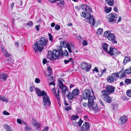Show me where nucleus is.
Listing matches in <instances>:
<instances>
[{
  "mask_svg": "<svg viewBox=\"0 0 131 131\" xmlns=\"http://www.w3.org/2000/svg\"><path fill=\"white\" fill-rule=\"evenodd\" d=\"M81 8L83 10H85V12H83L81 16L88 20V21L92 25H94L95 22L94 17L91 16L90 13L92 12V9L86 5H82L81 6Z\"/></svg>",
  "mask_w": 131,
  "mask_h": 131,
  "instance_id": "nucleus-1",
  "label": "nucleus"
},
{
  "mask_svg": "<svg viewBox=\"0 0 131 131\" xmlns=\"http://www.w3.org/2000/svg\"><path fill=\"white\" fill-rule=\"evenodd\" d=\"M35 91L36 92L37 95L38 96H42L43 97V101L42 104L45 106V108H47L50 105L51 102L49 96L48 95L47 92L43 91H41L37 88H35Z\"/></svg>",
  "mask_w": 131,
  "mask_h": 131,
  "instance_id": "nucleus-2",
  "label": "nucleus"
},
{
  "mask_svg": "<svg viewBox=\"0 0 131 131\" xmlns=\"http://www.w3.org/2000/svg\"><path fill=\"white\" fill-rule=\"evenodd\" d=\"M88 102V107L91 109V108L95 113H96L99 112L100 109L97 105L94 102V99H91Z\"/></svg>",
  "mask_w": 131,
  "mask_h": 131,
  "instance_id": "nucleus-3",
  "label": "nucleus"
},
{
  "mask_svg": "<svg viewBox=\"0 0 131 131\" xmlns=\"http://www.w3.org/2000/svg\"><path fill=\"white\" fill-rule=\"evenodd\" d=\"M91 92L90 90L86 89L84 90L82 92V96L83 98L85 100L88 99V102L91 99H93L92 96L91 95Z\"/></svg>",
  "mask_w": 131,
  "mask_h": 131,
  "instance_id": "nucleus-4",
  "label": "nucleus"
},
{
  "mask_svg": "<svg viewBox=\"0 0 131 131\" xmlns=\"http://www.w3.org/2000/svg\"><path fill=\"white\" fill-rule=\"evenodd\" d=\"M35 52L38 54V51L40 52H42L43 49V47L42 45L40 44L38 41L35 42L33 46Z\"/></svg>",
  "mask_w": 131,
  "mask_h": 131,
  "instance_id": "nucleus-5",
  "label": "nucleus"
},
{
  "mask_svg": "<svg viewBox=\"0 0 131 131\" xmlns=\"http://www.w3.org/2000/svg\"><path fill=\"white\" fill-rule=\"evenodd\" d=\"M59 86L60 89H61L63 95H67L69 93L67 88L63 84L62 82L60 80L58 82Z\"/></svg>",
  "mask_w": 131,
  "mask_h": 131,
  "instance_id": "nucleus-6",
  "label": "nucleus"
},
{
  "mask_svg": "<svg viewBox=\"0 0 131 131\" xmlns=\"http://www.w3.org/2000/svg\"><path fill=\"white\" fill-rule=\"evenodd\" d=\"M115 89V87L113 86L108 85L106 87L105 90H103L102 91V94L110 95L114 92Z\"/></svg>",
  "mask_w": 131,
  "mask_h": 131,
  "instance_id": "nucleus-7",
  "label": "nucleus"
},
{
  "mask_svg": "<svg viewBox=\"0 0 131 131\" xmlns=\"http://www.w3.org/2000/svg\"><path fill=\"white\" fill-rule=\"evenodd\" d=\"M81 66L82 69L86 72L89 71L91 67V64L84 62L81 63Z\"/></svg>",
  "mask_w": 131,
  "mask_h": 131,
  "instance_id": "nucleus-8",
  "label": "nucleus"
},
{
  "mask_svg": "<svg viewBox=\"0 0 131 131\" xmlns=\"http://www.w3.org/2000/svg\"><path fill=\"white\" fill-rule=\"evenodd\" d=\"M110 95L102 94L101 97L103 100L108 103H111L112 102V98L109 95Z\"/></svg>",
  "mask_w": 131,
  "mask_h": 131,
  "instance_id": "nucleus-9",
  "label": "nucleus"
},
{
  "mask_svg": "<svg viewBox=\"0 0 131 131\" xmlns=\"http://www.w3.org/2000/svg\"><path fill=\"white\" fill-rule=\"evenodd\" d=\"M116 17L117 15L115 13L109 14L107 16V18L108 19V21L110 22H113Z\"/></svg>",
  "mask_w": 131,
  "mask_h": 131,
  "instance_id": "nucleus-10",
  "label": "nucleus"
},
{
  "mask_svg": "<svg viewBox=\"0 0 131 131\" xmlns=\"http://www.w3.org/2000/svg\"><path fill=\"white\" fill-rule=\"evenodd\" d=\"M107 38L109 40L112 41L113 44L116 43L117 41L115 40L114 35L113 34L109 33L107 36Z\"/></svg>",
  "mask_w": 131,
  "mask_h": 131,
  "instance_id": "nucleus-11",
  "label": "nucleus"
},
{
  "mask_svg": "<svg viewBox=\"0 0 131 131\" xmlns=\"http://www.w3.org/2000/svg\"><path fill=\"white\" fill-rule=\"evenodd\" d=\"M53 53L54 56V58L56 60L58 58L60 57V54H61V52L58 50L54 49L53 50Z\"/></svg>",
  "mask_w": 131,
  "mask_h": 131,
  "instance_id": "nucleus-12",
  "label": "nucleus"
},
{
  "mask_svg": "<svg viewBox=\"0 0 131 131\" xmlns=\"http://www.w3.org/2000/svg\"><path fill=\"white\" fill-rule=\"evenodd\" d=\"M38 41L43 47V46H46L47 45L48 40H46L44 37L41 38L40 40Z\"/></svg>",
  "mask_w": 131,
  "mask_h": 131,
  "instance_id": "nucleus-13",
  "label": "nucleus"
},
{
  "mask_svg": "<svg viewBox=\"0 0 131 131\" xmlns=\"http://www.w3.org/2000/svg\"><path fill=\"white\" fill-rule=\"evenodd\" d=\"M8 76L7 74L0 73V80L5 81L7 79Z\"/></svg>",
  "mask_w": 131,
  "mask_h": 131,
  "instance_id": "nucleus-14",
  "label": "nucleus"
},
{
  "mask_svg": "<svg viewBox=\"0 0 131 131\" xmlns=\"http://www.w3.org/2000/svg\"><path fill=\"white\" fill-rule=\"evenodd\" d=\"M47 58L49 59L50 60H56V59L54 58V56L53 53V51H49L48 54L47 56Z\"/></svg>",
  "mask_w": 131,
  "mask_h": 131,
  "instance_id": "nucleus-15",
  "label": "nucleus"
},
{
  "mask_svg": "<svg viewBox=\"0 0 131 131\" xmlns=\"http://www.w3.org/2000/svg\"><path fill=\"white\" fill-rule=\"evenodd\" d=\"M89 128V125L88 123L87 122L84 123L82 125L81 130L83 131L87 130Z\"/></svg>",
  "mask_w": 131,
  "mask_h": 131,
  "instance_id": "nucleus-16",
  "label": "nucleus"
},
{
  "mask_svg": "<svg viewBox=\"0 0 131 131\" xmlns=\"http://www.w3.org/2000/svg\"><path fill=\"white\" fill-rule=\"evenodd\" d=\"M70 43L66 41H61L60 42V45L61 47H63L65 48H67L69 46Z\"/></svg>",
  "mask_w": 131,
  "mask_h": 131,
  "instance_id": "nucleus-17",
  "label": "nucleus"
},
{
  "mask_svg": "<svg viewBox=\"0 0 131 131\" xmlns=\"http://www.w3.org/2000/svg\"><path fill=\"white\" fill-rule=\"evenodd\" d=\"M32 125L35 126L37 129H39L40 127L39 123H38L36 120L34 119L32 120Z\"/></svg>",
  "mask_w": 131,
  "mask_h": 131,
  "instance_id": "nucleus-18",
  "label": "nucleus"
},
{
  "mask_svg": "<svg viewBox=\"0 0 131 131\" xmlns=\"http://www.w3.org/2000/svg\"><path fill=\"white\" fill-rule=\"evenodd\" d=\"M117 73L118 75V78L120 79L125 77L126 75L125 72L123 70L122 71V70Z\"/></svg>",
  "mask_w": 131,
  "mask_h": 131,
  "instance_id": "nucleus-19",
  "label": "nucleus"
},
{
  "mask_svg": "<svg viewBox=\"0 0 131 131\" xmlns=\"http://www.w3.org/2000/svg\"><path fill=\"white\" fill-rule=\"evenodd\" d=\"M128 118L126 116H124L121 117L119 118L120 120L121 121V123L122 124L125 123L127 121Z\"/></svg>",
  "mask_w": 131,
  "mask_h": 131,
  "instance_id": "nucleus-20",
  "label": "nucleus"
},
{
  "mask_svg": "<svg viewBox=\"0 0 131 131\" xmlns=\"http://www.w3.org/2000/svg\"><path fill=\"white\" fill-rule=\"evenodd\" d=\"M75 46L73 43H70L69 46L68 47V49L70 53L72 52V51L74 49Z\"/></svg>",
  "mask_w": 131,
  "mask_h": 131,
  "instance_id": "nucleus-21",
  "label": "nucleus"
},
{
  "mask_svg": "<svg viewBox=\"0 0 131 131\" xmlns=\"http://www.w3.org/2000/svg\"><path fill=\"white\" fill-rule=\"evenodd\" d=\"M114 0H106L105 1V3L111 6H113L114 4Z\"/></svg>",
  "mask_w": 131,
  "mask_h": 131,
  "instance_id": "nucleus-22",
  "label": "nucleus"
},
{
  "mask_svg": "<svg viewBox=\"0 0 131 131\" xmlns=\"http://www.w3.org/2000/svg\"><path fill=\"white\" fill-rule=\"evenodd\" d=\"M111 76L113 77L114 80L116 81L117 80V78H118V74L116 73H113L111 75Z\"/></svg>",
  "mask_w": 131,
  "mask_h": 131,
  "instance_id": "nucleus-23",
  "label": "nucleus"
},
{
  "mask_svg": "<svg viewBox=\"0 0 131 131\" xmlns=\"http://www.w3.org/2000/svg\"><path fill=\"white\" fill-rule=\"evenodd\" d=\"M79 91L78 89H77L74 90L72 92V95L74 96H75L78 95L79 93Z\"/></svg>",
  "mask_w": 131,
  "mask_h": 131,
  "instance_id": "nucleus-24",
  "label": "nucleus"
},
{
  "mask_svg": "<svg viewBox=\"0 0 131 131\" xmlns=\"http://www.w3.org/2000/svg\"><path fill=\"white\" fill-rule=\"evenodd\" d=\"M4 127L6 129V131H10L12 130L10 126L7 124H5Z\"/></svg>",
  "mask_w": 131,
  "mask_h": 131,
  "instance_id": "nucleus-25",
  "label": "nucleus"
},
{
  "mask_svg": "<svg viewBox=\"0 0 131 131\" xmlns=\"http://www.w3.org/2000/svg\"><path fill=\"white\" fill-rule=\"evenodd\" d=\"M115 49L110 47L109 51L108 52V53L111 56L114 55V51L113 50H114Z\"/></svg>",
  "mask_w": 131,
  "mask_h": 131,
  "instance_id": "nucleus-26",
  "label": "nucleus"
},
{
  "mask_svg": "<svg viewBox=\"0 0 131 131\" xmlns=\"http://www.w3.org/2000/svg\"><path fill=\"white\" fill-rule=\"evenodd\" d=\"M108 45L106 43H104L102 45V48L103 49L106 51H107Z\"/></svg>",
  "mask_w": 131,
  "mask_h": 131,
  "instance_id": "nucleus-27",
  "label": "nucleus"
},
{
  "mask_svg": "<svg viewBox=\"0 0 131 131\" xmlns=\"http://www.w3.org/2000/svg\"><path fill=\"white\" fill-rule=\"evenodd\" d=\"M51 74H45L46 76L48 77V81L50 82H53V78L50 75Z\"/></svg>",
  "mask_w": 131,
  "mask_h": 131,
  "instance_id": "nucleus-28",
  "label": "nucleus"
},
{
  "mask_svg": "<svg viewBox=\"0 0 131 131\" xmlns=\"http://www.w3.org/2000/svg\"><path fill=\"white\" fill-rule=\"evenodd\" d=\"M130 58L128 56H126L125 58L124 59L123 61V63L124 64H126L130 60Z\"/></svg>",
  "mask_w": 131,
  "mask_h": 131,
  "instance_id": "nucleus-29",
  "label": "nucleus"
},
{
  "mask_svg": "<svg viewBox=\"0 0 131 131\" xmlns=\"http://www.w3.org/2000/svg\"><path fill=\"white\" fill-rule=\"evenodd\" d=\"M111 10L112 8L111 7H105V11L106 13H109L111 11Z\"/></svg>",
  "mask_w": 131,
  "mask_h": 131,
  "instance_id": "nucleus-30",
  "label": "nucleus"
},
{
  "mask_svg": "<svg viewBox=\"0 0 131 131\" xmlns=\"http://www.w3.org/2000/svg\"><path fill=\"white\" fill-rule=\"evenodd\" d=\"M79 116H78L75 115H74L71 116V119L72 120H76L77 119H78Z\"/></svg>",
  "mask_w": 131,
  "mask_h": 131,
  "instance_id": "nucleus-31",
  "label": "nucleus"
},
{
  "mask_svg": "<svg viewBox=\"0 0 131 131\" xmlns=\"http://www.w3.org/2000/svg\"><path fill=\"white\" fill-rule=\"evenodd\" d=\"M0 100H1L4 102H7L8 101V100L4 96H0Z\"/></svg>",
  "mask_w": 131,
  "mask_h": 131,
  "instance_id": "nucleus-32",
  "label": "nucleus"
},
{
  "mask_svg": "<svg viewBox=\"0 0 131 131\" xmlns=\"http://www.w3.org/2000/svg\"><path fill=\"white\" fill-rule=\"evenodd\" d=\"M114 51V55L118 56L119 54L121 53V52H120L118 51V50L116 49V48L114 49V50H113Z\"/></svg>",
  "mask_w": 131,
  "mask_h": 131,
  "instance_id": "nucleus-33",
  "label": "nucleus"
},
{
  "mask_svg": "<svg viewBox=\"0 0 131 131\" xmlns=\"http://www.w3.org/2000/svg\"><path fill=\"white\" fill-rule=\"evenodd\" d=\"M73 60L72 58H69V60H64L63 62L65 64H68L69 62H72Z\"/></svg>",
  "mask_w": 131,
  "mask_h": 131,
  "instance_id": "nucleus-34",
  "label": "nucleus"
},
{
  "mask_svg": "<svg viewBox=\"0 0 131 131\" xmlns=\"http://www.w3.org/2000/svg\"><path fill=\"white\" fill-rule=\"evenodd\" d=\"M74 95H72V94L71 93H68L67 95V97L70 100H72L73 99Z\"/></svg>",
  "mask_w": 131,
  "mask_h": 131,
  "instance_id": "nucleus-35",
  "label": "nucleus"
},
{
  "mask_svg": "<svg viewBox=\"0 0 131 131\" xmlns=\"http://www.w3.org/2000/svg\"><path fill=\"white\" fill-rule=\"evenodd\" d=\"M114 80L112 76L111 77H109V78L107 79V81L110 82H113Z\"/></svg>",
  "mask_w": 131,
  "mask_h": 131,
  "instance_id": "nucleus-36",
  "label": "nucleus"
},
{
  "mask_svg": "<svg viewBox=\"0 0 131 131\" xmlns=\"http://www.w3.org/2000/svg\"><path fill=\"white\" fill-rule=\"evenodd\" d=\"M61 52L62 53V55H64L66 56H67L68 55V53L67 50H64L63 51H61Z\"/></svg>",
  "mask_w": 131,
  "mask_h": 131,
  "instance_id": "nucleus-37",
  "label": "nucleus"
},
{
  "mask_svg": "<svg viewBox=\"0 0 131 131\" xmlns=\"http://www.w3.org/2000/svg\"><path fill=\"white\" fill-rule=\"evenodd\" d=\"M126 93L128 96L131 97V90H127Z\"/></svg>",
  "mask_w": 131,
  "mask_h": 131,
  "instance_id": "nucleus-38",
  "label": "nucleus"
},
{
  "mask_svg": "<svg viewBox=\"0 0 131 131\" xmlns=\"http://www.w3.org/2000/svg\"><path fill=\"white\" fill-rule=\"evenodd\" d=\"M125 73H126L128 74H129L131 73V67L129 69H127L125 70V71H124Z\"/></svg>",
  "mask_w": 131,
  "mask_h": 131,
  "instance_id": "nucleus-39",
  "label": "nucleus"
},
{
  "mask_svg": "<svg viewBox=\"0 0 131 131\" xmlns=\"http://www.w3.org/2000/svg\"><path fill=\"white\" fill-rule=\"evenodd\" d=\"M97 33L98 34H101L103 32V29L100 28L98 29Z\"/></svg>",
  "mask_w": 131,
  "mask_h": 131,
  "instance_id": "nucleus-40",
  "label": "nucleus"
},
{
  "mask_svg": "<svg viewBox=\"0 0 131 131\" xmlns=\"http://www.w3.org/2000/svg\"><path fill=\"white\" fill-rule=\"evenodd\" d=\"M4 55L6 57H9L10 56V54L8 53V52L7 51L6 52H5V53L4 54Z\"/></svg>",
  "mask_w": 131,
  "mask_h": 131,
  "instance_id": "nucleus-41",
  "label": "nucleus"
},
{
  "mask_svg": "<svg viewBox=\"0 0 131 131\" xmlns=\"http://www.w3.org/2000/svg\"><path fill=\"white\" fill-rule=\"evenodd\" d=\"M1 48L2 50V52L3 54H4L5 53V52H7L6 51V49H5L4 48V47L3 46L1 45Z\"/></svg>",
  "mask_w": 131,
  "mask_h": 131,
  "instance_id": "nucleus-42",
  "label": "nucleus"
},
{
  "mask_svg": "<svg viewBox=\"0 0 131 131\" xmlns=\"http://www.w3.org/2000/svg\"><path fill=\"white\" fill-rule=\"evenodd\" d=\"M60 26L58 24L56 25L55 27V29L56 30H59L60 29Z\"/></svg>",
  "mask_w": 131,
  "mask_h": 131,
  "instance_id": "nucleus-43",
  "label": "nucleus"
},
{
  "mask_svg": "<svg viewBox=\"0 0 131 131\" xmlns=\"http://www.w3.org/2000/svg\"><path fill=\"white\" fill-rule=\"evenodd\" d=\"M26 25L29 26H30L33 25V22L32 21H30L26 24Z\"/></svg>",
  "mask_w": 131,
  "mask_h": 131,
  "instance_id": "nucleus-44",
  "label": "nucleus"
},
{
  "mask_svg": "<svg viewBox=\"0 0 131 131\" xmlns=\"http://www.w3.org/2000/svg\"><path fill=\"white\" fill-rule=\"evenodd\" d=\"M125 82L127 84H129L131 82V79H127L125 80Z\"/></svg>",
  "mask_w": 131,
  "mask_h": 131,
  "instance_id": "nucleus-45",
  "label": "nucleus"
},
{
  "mask_svg": "<svg viewBox=\"0 0 131 131\" xmlns=\"http://www.w3.org/2000/svg\"><path fill=\"white\" fill-rule=\"evenodd\" d=\"M47 70L49 71V74H51L52 73L51 68L50 67H48L47 68Z\"/></svg>",
  "mask_w": 131,
  "mask_h": 131,
  "instance_id": "nucleus-46",
  "label": "nucleus"
},
{
  "mask_svg": "<svg viewBox=\"0 0 131 131\" xmlns=\"http://www.w3.org/2000/svg\"><path fill=\"white\" fill-rule=\"evenodd\" d=\"M82 43L83 45L84 46H86L88 44L87 41L85 40H83Z\"/></svg>",
  "mask_w": 131,
  "mask_h": 131,
  "instance_id": "nucleus-47",
  "label": "nucleus"
},
{
  "mask_svg": "<svg viewBox=\"0 0 131 131\" xmlns=\"http://www.w3.org/2000/svg\"><path fill=\"white\" fill-rule=\"evenodd\" d=\"M71 109V107L70 106L66 107L65 108V110L67 111H68L70 110Z\"/></svg>",
  "mask_w": 131,
  "mask_h": 131,
  "instance_id": "nucleus-48",
  "label": "nucleus"
},
{
  "mask_svg": "<svg viewBox=\"0 0 131 131\" xmlns=\"http://www.w3.org/2000/svg\"><path fill=\"white\" fill-rule=\"evenodd\" d=\"M48 35L49 37V39L51 41L53 40V37L52 36L51 34L50 33L48 34Z\"/></svg>",
  "mask_w": 131,
  "mask_h": 131,
  "instance_id": "nucleus-49",
  "label": "nucleus"
},
{
  "mask_svg": "<svg viewBox=\"0 0 131 131\" xmlns=\"http://www.w3.org/2000/svg\"><path fill=\"white\" fill-rule=\"evenodd\" d=\"M83 121H82L81 119L80 118L79 121L78 122V124L79 126H81L82 123Z\"/></svg>",
  "mask_w": 131,
  "mask_h": 131,
  "instance_id": "nucleus-50",
  "label": "nucleus"
},
{
  "mask_svg": "<svg viewBox=\"0 0 131 131\" xmlns=\"http://www.w3.org/2000/svg\"><path fill=\"white\" fill-rule=\"evenodd\" d=\"M3 113L5 115H7L9 114V113L6 111H4L3 112Z\"/></svg>",
  "mask_w": 131,
  "mask_h": 131,
  "instance_id": "nucleus-51",
  "label": "nucleus"
},
{
  "mask_svg": "<svg viewBox=\"0 0 131 131\" xmlns=\"http://www.w3.org/2000/svg\"><path fill=\"white\" fill-rule=\"evenodd\" d=\"M25 129L26 130L29 131L31 129L28 126L26 125L25 127Z\"/></svg>",
  "mask_w": 131,
  "mask_h": 131,
  "instance_id": "nucleus-52",
  "label": "nucleus"
},
{
  "mask_svg": "<svg viewBox=\"0 0 131 131\" xmlns=\"http://www.w3.org/2000/svg\"><path fill=\"white\" fill-rule=\"evenodd\" d=\"M35 82L37 83H39L40 82V80L38 78H36L35 79Z\"/></svg>",
  "mask_w": 131,
  "mask_h": 131,
  "instance_id": "nucleus-53",
  "label": "nucleus"
},
{
  "mask_svg": "<svg viewBox=\"0 0 131 131\" xmlns=\"http://www.w3.org/2000/svg\"><path fill=\"white\" fill-rule=\"evenodd\" d=\"M83 105L84 107H86L87 106L88 107V103H87L85 102H83Z\"/></svg>",
  "mask_w": 131,
  "mask_h": 131,
  "instance_id": "nucleus-54",
  "label": "nucleus"
},
{
  "mask_svg": "<svg viewBox=\"0 0 131 131\" xmlns=\"http://www.w3.org/2000/svg\"><path fill=\"white\" fill-rule=\"evenodd\" d=\"M55 96H56L57 97V100L58 101H59L60 100V97H59V96H58V95H57V94L56 92H55Z\"/></svg>",
  "mask_w": 131,
  "mask_h": 131,
  "instance_id": "nucleus-55",
  "label": "nucleus"
},
{
  "mask_svg": "<svg viewBox=\"0 0 131 131\" xmlns=\"http://www.w3.org/2000/svg\"><path fill=\"white\" fill-rule=\"evenodd\" d=\"M17 122L18 123H19L20 124H21V123H22L21 121V120L20 119H17Z\"/></svg>",
  "mask_w": 131,
  "mask_h": 131,
  "instance_id": "nucleus-56",
  "label": "nucleus"
},
{
  "mask_svg": "<svg viewBox=\"0 0 131 131\" xmlns=\"http://www.w3.org/2000/svg\"><path fill=\"white\" fill-rule=\"evenodd\" d=\"M94 71H95L96 72H99V70L97 68L95 67L94 69L93 70Z\"/></svg>",
  "mask_w": 131,
  "mask_h": 131,
  "instance_id": "nucleus-57",
  "label": "nucleus"
},
{
  "mask_svg": "<svg viewBox=\"0 0 131 131\" xmlns=\"http://www.w3.org/2000/svg\"><path fill=\"white\" fill-rule=\"evenodd\" d=\"M48 1L51 3H54L56 2V0H48Z\"/></svg>",
  "mask_w": 131,
  "mask_h": 131,
  "instance_id": "nucleus-58",
  "label": "nucleus"
},
{
  "mask_svg": "<svg viewBox=\"0 0 131 131\" xmlns=\"http://www.w3.org/2000/svg\"><path fill=\"white\" fill-rule=\"evenodd\" d=\"M47 61L45 59H44L43 60V63L44 64H45L47 63Z\"/></svg>",
  "mask_w": 131,
  "mask_h": 131,
  "instance_id": "nucleus-59",
  "label": "nucleus"
},
{
  "mask_svg": "<svg viewBox=\"0 0 131 131\" xmlns=\"http://www.w3.org/2000/svg\"><path fill=\"white\" fill-rule=\"evenodd\" d=\"M59 2L60 4L61 5H64V0H61Z\"/></svg>",
  "mask_w": 131,
  "mask_h": 131,
  "instance_id": "nucleus-60",
  "label": "nucleus"
},
{
  "mask_svg": "<svg viewBox=\"0 0 131 131\" xmlns=\"http://www.w3.org/2000/svg\"><path fill=\"white\" fill-rule=\"evenodd\" d=\"M108 32L107 31H105L104 34V37H106L107 36V34H108Z\"/></svg>",
  "mask_w": 131,
  "mask_h": 131,
  "instance_id": "nucleus-61",
  "label": "nucleus"
},
{
  "mask_svg": "<svg viewBox=\"0 0 131 131\" xmlns=\"http://www.w3.org/2000/svg\"><path fill=\"white\" fill-rule=\"evenodd\" d=\"M106 69L105 68H104V69L102 70V72L101 74H103L104 73H106Z\"/></svg>",
  "mask_w": 131,
  "mask_h": 131,
  "instance_id": "nucleus-62",
  "label": "nucleus"
},
{
  "mask_svg": "<svg viewBox=\"0 0 131 131\" xmlns=\"http://www.w3.org/2000/svg\"><path fill=\"white\" fill-rule=\"evenodd\" d=\"M49 85H54V86H55V84H54V82H53H53H50L49 83Z\"/></svg>",
  "mask_w": 131,
  "mask_h": 131,
  "instance_id": "nucleus-63",
  "label": "nucleus"
},
{
  "mask_svg": "<svg viewBox=\"0 0 131 131\" xmlns=\"http://www.w3.org/2000/svg\"><path fill=\"white\" fill-rule=\"evenodd\" d=\"M52 92L55 95V92H56V90L55 88H54L52 90Z\"/></svg>",
  "mask_w": 131,
  "mask_h": 131,
  "instance_id": "nucleus-64",
  "label": "nucleus"
}]
</instances>
